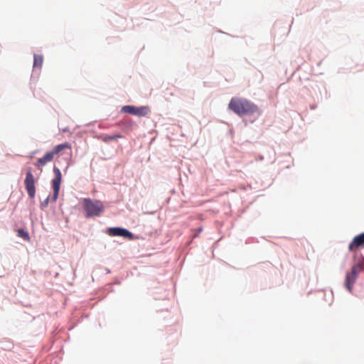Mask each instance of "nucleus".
Listing matches in <instances>:
<instances>
[{
    "mask_svg": "<svg viewBox=\"0 0 364 364\" xmlns=\"http://www.w3.org/2000/svg\"><path fill=\"white\" fill-rule=\"evenodd\" d=\"M43 62V58L42 55H34L33 67L41 68Z\"/></svg>",
    "mask_w": 364,
    "mask_h": 364,
    "instance_id": "obj_11",
    "label": "nucleus"
},
{
    "mask_svg": "<svg viewBox=\"0 0 364 364\" xmlns=\"http://www.w3.org/2000/svg\"><path fill=\"white\" fill-rule=\"evenodd\" d=\"M82 205L87 218L98 217L105 210L102 202L98 200L84 198Z\"/></svg>",
    "mask_w": 364,
    "mask_h": 364,
    "instance_id": "obj_2",
    "label": "nucleus"
},
{
    "mask_svg": "<svg viewBox=\"0 0 364 364\" xmlns=\"http://www.w3.org/2000/svg\"><path fill=\"white\" fill-rule=\"evenodd\" d=\"M70 149L71 146L69 143H64L61 144H58L54 147V149L52 151H48L46 153V154L41 157L39 158L37 161L34 164L35 166L42 171L43 166H44L48 162H50L53 161L55 155L60 153L64 149Z\"/></svg>",
    "mask_w": 364,
    "mask_h": 364,
    "instance_id": "obj_3",
    "label": "nucleus"
},
{
    "mask_svg": "<svg viewBox=\"0 0 364 364\" xmlns=\"http://www.w3.org/2000/svg\"><path fill=\"white\" fill-rule=\"evenodd\" d=\"M121 112L138 117H144L150 113V109L148 106L135 107L133 105H125L122 107Z\"/></svg>",
    "mask_w": 364,
    "mask_h": 364,
    "instance_id": "obj_4",
    "label": "nucleus"
},
{
    "mask_svg": "<svg viewBox=\"0 0 364 364\" xmlns=\"http://www.w3.org/2000/svg\"><path fill=\"white\" fill-rule=\"evenodd\" d=\"M107 233L110 236H121L128 239H132L133 235L127 229L122 228H110L107 230Z\"/></svg>",
    "mask_w": 364,
    "mask_h": 364,
    "instance_id": "obj_9",
    "label": "nucleus"
},
{
    "mask_svg": "<svg viewBox=\"0 0 364 364\" xmlns=\"http://www.w3.org/2000/svg\"><path fill=\"white\" fill-rule=\"evenodd\" d=\"M24 184L29 197L33 198L36 195L35 178L31 168L26 172Z\"/></svg>",
    "mask_w": 364,
    "mask_h": 364,
    "instance_id": "obj_6",
    "label": "nucleus"
},
{
    "mask_svg": "<svg viewBox=\"0 0 364 364\" xmlns=\"http://www.w3.org/2000/svg\"><path fill=\"white\" fill-rule=\"evenodd\" d=\"M362 271V266L360 264H357L354 265L350 272L347 273L346 277V287L347 289L351 292L353 289V286L358 277V274Z\"/></svg>",
    "mask_w": 364,
    "mask_h": 364,
    "instance_id": "obj_5",
    "label": "nucleus"
},
{
    "mask_svg": "<svg viewBox=\"0 0 364 364\" xmlns=\"http://www.w3.org/2000/svg\"><path fill=\"white\" fill-rule=\"evenodd\" d=\"M122 138V136L120 134H115L113 135H102L100 136V139L102 141L107 143L112 140H117L118 139Z\"/></svg>",
    "mask_w": 364,
    "mask_h": 364,
    "instance_id": "obj_10",
    "label": "nucleus"
},
{
    "mask_svg": "<svg viewBox=\"0 0 364 364\" xmlns=\"http://www.w3.org/2000/svg\"><path fill=\"white\" fill-rule=\"evenodd\" d=\"M54 178L52 180V186L53 189V200L55 201L59 193L60 183L62 181V174L60 169L54 166L53 168Z\"/></svg>",
    "mask_w": 364,
    "mask_h": 364,
    "instance_id": "obj_7",
    "label": "nucleus"
},
{
    "mask_svg": "<svg viewBox=\"0 0 364 364\" xmlns=\"http://www.w3.org/2000/svg\"><path fill=\"white\" fill-rule=\"evenodd\" d=\"M228 109L240 116L250 115L258 111L257 106L254 103L245 98L237 97L230 100Z\"/></svg>",
    "mask_w": 364,
    "mask_h": 364,
    "instance_id": "obj_1",
    "label": "nucleus"
},
{
    "mask_svg": "<svg viewBox=\"0 0 364 364\" xmlns=\"http://www.w3.org/2000/svg\"><path fill=\"white\" fill-rule=\"evenodd\" d=\"M364 247V232L356 235L348 245L350 252H356L360 248Z\"/></svg>",
    "mask_w": 364,
    "mask_h": 364,
    "instance_id": "obj_8",
    "label": "nucleus"
},
{
    "mask_svg": "<svg viewBox=\"0 0 364 364\" xmlns=\"http://www.w3.org/2000/svg\"><path fill=\"white\" fill-rule=\"evenodd\" d=\"M18 235L20 237L24 239L26 241H29L30 240V237H29V235H28V232H26L23 229H19L18 230Z\"/></svg>",
    "mask_w": 364,
    "mask_h": 364,
    "instance_id": "obj_12",
    "label": "nucleus"
}]
</instances>
